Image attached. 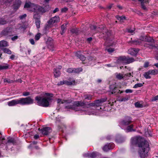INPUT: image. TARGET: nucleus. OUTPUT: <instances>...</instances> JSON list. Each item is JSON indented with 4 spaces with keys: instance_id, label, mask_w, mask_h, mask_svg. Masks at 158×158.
Here are the masks:
<instances>
[{
    "instance_id": "1",
    "label": "nucleus",
    "mask_w": 158,
    "mask_h": 158,
    "mask_svg": "<svg viewBox=\"0 0 158 158\" xmlns=\"http://www.w3.org/2000/svg\"><path fill=\"white\" fill-rule=\"evenodd\" d=\"M140 140V137H135L132 139L131 141V146H132L138 143L139 154L141 158H144L148 155L149 149V145L148 143L145 140L139 143V141Z\"/></svg>"
},
{
    "instance_id": "2",
    "label": "nucleus",
    "mask_w": 158,
    "mask_h": 158,
    "mask_svg": "<svg viewBox=\"0 0 158 158\" xmlns=\"http://www.w3.org/2000/svg\"><path fill=\"white\" fill-rule=\"evenodd\" d=\"M24 8H27L29 11L34 12L35 13L34 15V18L36 20H39L40 15L46 11V10L42 7L35 5L30 2H26L24 5Z\"/></svg>"
},
{
    "instance_id": "3",
    "label": "nucleus",
    "mask_w": 158,
    "mask_h": 158,
    "mask_svg": "<svg viewBox=\"0 0 158 158\" xmlns=\"http://www.w3.org/2000/svg\"><path fill=\"white\" fill-rule=\"evenodd\" d=\"M52 97V94L49 93H45L42 97H36L35 100L40 106L44 107H47L49 105L51 98Z\"/></svg>"
},
{
    "instance_id": "4",
    "label": "nucleus",
    "mask_w": 158,
    "mask_h": 158,
    "mask_svg": "<svg viewBox=\"0 0 158 158\" xmlns=\"http://www.w3.org/2000/svg\"><path fill=\"white\" fill-rule=\"evenodd\" d=\"M33 103V100L30 97L26 98H21L18 99L11 100L7 102L9 106H13L18 104L21 105H28Z\"/></svg>"
},
{
    "instance_id": "5",
    "label": "nucleus",
    "mask_w": 158,
    "mask_h": 158,
    "mask_svg": "<svg viewBox=\"0 0 158 158\" xmlns=\"http://www.w3.org/2000/svg\"><path fill=\"white\" fill-rule=\"evenodd\" d=\"M134 61L133 58H127L125 56H120L117 60V63L119 64H125L132 62Z\"/></svg>"
},
{
    "instance_id": "6",
    "label": "nucleus",
    "mask_w": 158,
    "mask_h": 158,
    "mask_svg": "<svg viewBox=\"0 0 158 158\" xmlns=\"http://www.w3.org/2000/svg\"><path fill=\"white\" fill-rule=\"evenodd\" d=\"M131 122V121L129 119H126L122 120L120 123L121 127L124 129L127 125Z\"/></svg>"
},
{
    "instance_id": "7",
    "label": "nucleus",
    "mask_w": 158,
    "mask_h": 158,
    "mask_svg": "<svg viewBox=\"0 0 158 158\" xmlns=\"http://www.w3.org/2000/svg\"><path fill=\"white\" fill-rule=\"evenodd\" d=\"M13 29L11 28H7L2 31V34L4 35L10 36L13 33Z\"/></svg>"
},
{
    "instance_id": "8",
    "label": "nucleus",
    "mask_w": 158,
    "mask_h": 158,
    "mask_svg": "<svg viewBox=\"0 0 158 158\" xmlns=\"http://www.w3.org/2000/svg\"><path fill=\"white\" fill-rule=\"evenodd\" d=\"M106 100L105 99H102L100 100H97L95 101L94 103L91 104V106H100L102 103L105 102Z\"/></svg>"
},
{
    "instance_id": "9",
    "label": "nucleus",
    "mask_w": 158,
    "mask_h": 158,
    "mask_svg": "<svg viewBox=\"0 0 158 158\" xmlns=\"http://www.w3.org/2000/svg\"><path fill=\"white\" fill-rule=\"evenodd\" d=\"M75 84V81L74 80H73L71 81L69 80L68 81H60V83L58 84V85H62L63 84H65L67 85H74Z\"/></svg>"
},
{
    "instance_id": "10",
    "label": "nucleus",
    "mask_w": 158,
    "mask_h": 158,
    "mask_svg": "<svg viewBox=\"0 0 158 158\" xmlns=\"http://www.w3.org/2000/svg\"><path fill=\"white\" fill-rule=\"evenodd\" d=\"M38 130L40 131H41L42 133L44 135H47L51 131V129L48 127L44 128L41 130L40 128H39Z\"/></svg>"
},
{
    "instance_id": "11",
    "label": "nucleus",
    "mask_w": 158,
    "mask_h": 158,
    "mask_svg": "<svg viewBox=\"0 0 158 158\" xmlns=\"http://www.w3.org/2000/svg\"><path fill=\"white\" fill-rule=\"evenodd\" d=\"M60 18L58 16H55L51 18L48 21V23L50 24H52L55 23H56L59 21Z\"/></svg>"
},
{
    "instance_id": "12",
    "label": "nucleus",
    "mask_w": 158,
    "mask_h": 158,
    "mask_svg": "<svg viewBox=\"0 0 158 158\" xmlns=\"http://www.w3.org/2000/svg\"><path fill=\"white\" fill-rule=\"evenodd\" d=\"M84 105V103L81 102H79L77 101L75 102L74 103V106L73 107H72L71 108H73L74 110H75L76 111H78L79 110H77L75 109V107H77V108H79L80 106H83Z\"/></svg>"
},
{
    "instance_id": "13",
    "label": "nucleus",
    "mask_w": 158,
    "mask_h": 158,
    "mask_svg": "<svg viewBox=\"0 0 158 158\" xmlns=\"http://www.w3.org/2000/svg\"><path fill=\"white\" fill-rule=\"evenodd\" d=\"M82 71L81 68H69L67 70V72L69 73H78Z\"/></svg>"
},
{
    "instance_id": "14",
    "label": "nucleus",
    "mask_w": 158,
    "mask_h": 158,
    "mask_svg": "<svg viewBox=\"0 0 158 158\" xmlns=\"http://www.w3.org/2000/svg\"><path fill=\"white\" fill-rule=\"evenodd\" d=\"M114 146L113 143H109L106 144L103 148V150L105 152L108 151L109 150L112 149Z\"/></svg>"
},
{
    "instance_id": "15",
    "label": "nucleus",
    "mask_w": 158,
    "mask_h": 158,
    "mask_svg": "<svg viewBox=\"0 0 158 158\" xmlns=\"http://www.w3.org/2000/svg\"><path fill=\"white\" fill-rule=\"evenodd\" d=\"M61 66H59L58 68L54 70V75L56 77H58L60 76V72L59 71V69H61Z\"/></svg>"
},
{
    "instance_id": "16",
    "label": "nucleus",
    "mask_w": 158,
    "mask_h": 158,
    "mask_svg": "<svg viewBox=\"0 0 158 158\" xmlns=\"http://www.w3.org/2000/svg\"><path fill=\"white\" fill-rule=\"evenodd\" d=\"M138 52L137 49L134 48H130L128 50V53L132 56L135 55Z\"/></svg>"
},
{
    "instance_id": "17",
    "label": "nucleus",
    "mask_w": 158,
    "mask_h": 158,
    "mask_svg": "<svg viewBox=\"0 0 158 158\" xmlns=\"http://www.w3.org/2000/svg\"><path fill=\"white\" fill-rule=\"evenodd\" d=\"M21 3V1L19 0H16L14 5V9H18L20 6Z\"/></svg>"
},
{
    "instance_id": "18",
    "label": "nucleus",
    "mask_w": 158,
    "mask_h": 158,
    "mask_svg": "<svg viewBox=\"0 0 158 158\" xmlns=\"http://www.w3.org/2000/svg\"><path fill=\"white\" fill-rule=\"evenodd\" d=\"M8 46L7 42L4 40H2L0 41V48L7 47Z\"/></svg>"
},
{
    "instance_id": "19",
    "label": "nucleus",
    "mask_w": 158,
    "mask_h": 158,
    "mask_svg": "<svg viewBox=\"0 0 158 158\" xmlns=\"http://www.w3.org/2000/svg\"><path fill=\"white\" fill-rule=\"evenodd\" d=\"M10 66L7 64H0V70L3 69H6L9 68Z\"/></svg>"
},
{
    "instance_id": "20",
    "label": "nucleus",
    "mask_w": 158,
    "mask_h": 158,
    "mask_svg": "<svg viewBox=\"0 0 158 158\" xmlns=\"http://www.w3.org/2000/svg\"><path fill=\"white\" fill-rule=\"evenodd\" d=\"M133 126V125H131L130 126H127L126 129V131L130 132L133 131H135V130L132 128Z\"/></svg>"
},
{
    "instance_id": "21",
    "label": "nucleus",
    "mask_w": 158,
    "mask_h": 158,
    "mask_svg": "<svg viewBox=\"0 0 158 158\" xmlns=\"http://www.w3.org/2000/svg\"><path fill=\"white\" fill-rule=\"evenodd\" d=\"M117 19L119 20L121 22H123L124 20L126 19V17L124 16H117L116 17Z\"/></svg>"
},
{
    "instance_id": "22",
    "label": "nucleus",
    "mask_w": 158,
    "mask_h": 158,
    "mask_svg": "<svg viewBox=\"0 0 158 158\" xmlns=\"http://www.w3.org/2000/svg\"><path fill=\"white\" fill-rule=\"evenodd\" d=\"M150 75H151V74L149 71H148V72L145 73L143 74V76L146 79H150L151 78Z\"/></svg>"
},
{
    "instance_id": "23",
    "label": "nucleus",
    "mask_w": 158,
    "mask_h": 158,
    "mask_svg": "<svg viewBox=\"0 0 158 158\" xmlns=\"http://www.w3.org/2000/svg\"><path fill=\"white\" fill-rule=\"evenodd\" d=\"M149 72L151 75H156L158 73V70L156 69L149 70Z\"/></svg>"
},
{
    "instance_id": "24",
    "label": "nucleus",
    "mask_w": 158,
    "mask_h": 158,
    "mask_svg": "<svg viewBox=\"0 0 158 158\" xmlns=\"http://www.w3.org/2000/svg\"><path fill=\"white\" fill-rule=\"evenodd\" d=\"M125 77V75L124 76L123 74L121 73L117 74L116 75V78L119 80L122 79Z\"/></svg>"
},
{
    "instance_id": "25",
    "label": "nucleus",
    "mask_w": 158,
    "mask_h": 158,
    "mask_svg": "<svg viewBox=\"0 0 158 158\" xmlns=\"http://www.w3.org/2000/svg\"><path fill=\"white\" fill-rule=\"evenodd\" d=\"M144 83H138L135 84L133 86V88H137L138 87H140L143 86Z\"/></svg>"
},
{
    "instance_id": "26",
    "label": "nucleus",
    "mask_w": 158,
    "mask_h": 158,
    "mask_svg": "<svg viewBox=\"0 0 158 158\" xmlns=\"http://www.w3.org/2000/svg\"><path fill=\"white\" fill-rule=\"evenodd\" d=\"M68 102L67 101L62 100L60 99H58L57 100V103L59 104H63L64 103H68Z\"/></svg>"
},
{
    "instance_id": "27",
    "label": "nucleus",
    "mask_w": 158,
    "mask_h": 158,
    "mask_svg": "<svg viewBox=\"0 0 158 158\" xmlns=\"http://www.w3.org/2000/svg\"><path fill=\"white\" fill-rule=\"evenodd\" d=\"M3 51L4 53H7L9 54H10L11 53V51L7 48H4L3 49Z\"/></svg>"
},
{
    "instance_id": "28",
    "label": "nucleus",
    "mask_w": 158,
    "mask_h": 158,
    "mask_svg": "<svg viewBox=\"0 0 158 158\" xmlns=\"http://www.w3.org/2000/svg\"><path fill=\"white\" fill-rule=\"evenodd\" d=\"M41 36V34L40 33H37L35 36V39L36 40H38Z\"/></svg>"
},
{
    "instance_id": "29",
    "label": "nucleus",
    "mask_w": 158,
    "mask_h": 158,
    "mask_svg": "<svg viewBox=\"0 0 158 158\" xmlns=\"http://www.w3.org/2000/svg\"><path fill=\"white\" fill-rule=\"evenodd\" d=\"M14 139L12 138H9L7 143H6L7 145L8 144V143H14Z\"/></svg>"
},
{
    "instance_id": "30",
    "label": "nucleus",
    "mask_w": 158,
    "mask_h": 158,
    "mask_svg": "<svg viewBox=\"0 0 158 158\" xmlns=\"http://www.w3.org/2000/svg\"><path fill=\"white\" fill-rule=\"evenodd\" d=\"M84 98L85 99L90 100L92 99V96L89 94L85 95L84 96Z\"/></svg>"
},
{
    "instance_id": "31",
    "label": "nucleus",
    "mask_w": 158,
    "mask_h": 158,
    "mask_svg": "<svg viewBox=\"0 0 158 158\" xmlns=\"http://www.w3.org/2000/svg\"><path fill=\"white\" fill-rule=\"evenodd\" d=\"M35 24L37 28H40V21L37 20L35 21Z\"/></svg>"
},
{
    "instance_id": "32",
    "label": "nucleus",
    "mask_w": 158,
    "mask_h": 158,
    "mask_svg": "<svg viewBox=\"0 0 158 158\" xmlns=\"http://www.w3.org/2000/svg\"><path fill=\"white\" fill-rule=\"evenodd\" d=\"M6 21L2 19H0V25H3L6 24Z\"/></svg>"
},
{
    "instance_id": "33",
    "label": "nucleus",
    "mask_w": 158,
    "mask_h": 158,
    "mask_svg": "<svg viewBox=\"0 0 158 158\" xmlns=\"http://www.w3.org/2000/svg\"><path fill=\"white\" fill-rule=\"evenodd\" d=\"M96 156V153L95 152H93L90 154V158H94Z\"/></svg>"
},
{
    "instance_id": "34",
    "label": "nucleus",
    "mask_w": 158,
    "mask_h": 158,
    "mask_svg": "<svg viewBox=\"0 0 158 158\" xmlns=\"http://www.w3.org/2000/svg\"><path fill=\"white\" fill-rule=\"evenodd\" d=\"M75 54L76 56L78 58H79L80 56H81L82 55L81 53V52L80 51H78L76 52Z\"/></svg>"
},
{
    "instance_id": "35",
    "label": "nucleus",
    "mask_w": 158,
    "mask_h": 158,
    "mask_svg": "<svg viewBox=\"0 0 158 158\" xmlns=\"http://www.w3.org/2000/svg\"><path fill=\"white\" fill-rule=\"evenodd\" d=\"M128 99V97H125L123 98H120L119 101L120 102H123V101H125L127 100Z\"/></svg>"
},
{
    "instance_id": "36",
    "label": "nucleus",
    "mask_w": 158,
    "mask_h": 158,
    "mask_svg": "<svg viewBox=\"0 0 158 158\" xmlns=\"http://www.w3.org/2000/svg\"><path fill=\"white\" fill-rule=\"evenodd\" d=\"M68 10V9L66 7H64L61 9V12L62 13L66 12Z\"/></svg>"
},
{
    "instance_id": "37",
    "label": "nucleus",
    "mask_w": 158,
    "mask_h": 158,
    "mask_svg": "<svg viewBox=\"0 0 158 158\" xmlns=\"http://www.w3.org/2000/svg\"><path fill=\"white\" fill-rule=\"evenodd\" d=\"M158 100V95H156V96L153 97L152 98L151 100L153 102V101H156Z\"/></svg>"
},
{
    "instance_id": "38",
    "label": "nucleus",
    "mask_w": 158,
    "mask_h": 158,
    "mask_svg": "<svg viewBox=\"0 0 158 158\" xmlns=\"http://www.w3.org/2000/svg\"><path fill=\"white\" fill-rule=\"evenodd\" d=\"M149 63L148 62L146 61L145 62L144 64V66L145 68L148 67L149 65Z\"/></svg>"
},
{
    "instance_id": "39",
    "label": "nucleus",
    "mask_w": 158,
    "mask_h": 158,
    "mask_svg": "<svg viewBox=\"0 0 158 158\" xmlns=\"http://www.w3.org/2000/svg\"><path fill=\"white\" fill-rule=\"evenodd\" d=\"M86 114H88L89 115H92V114L97 115V114L96 113H94L92 111H89V112H87L86 113Z\"/></svg>"
},
{
    "instance_id": "40",
    "label": "nucleus",
    "mask_w": 158,
    "mask_h": 158,
    "mask_svg": "<svg viewBox=\"0 0 158 158\" xmlns=\"http://www.w3.org/2000/svg\"><path fill=\"white\" fill-rule=\"evenodd\" d=\"M23 95L24 96H27L30 95V93L28 92H25L23 93Z\"/></svg>"
},
{
    "instance_id": "41",
    "label": "nucleus",
    "mask_w": 158,
    "mask_h": 158,
    "mask_svg": "<svg viewBox=\"0 0 158 158\" xmlns=\"http://www.w3.org/2000/svg\"><path fill=\"white\" fill-rule=\"evenodd\" d=\"M83 156L85 157H88L90 158V154L89 153L84 154H83Z\"/></svg>"
},
{
    "instance_id": "42",
    "label": "nucleus",
    "mask_w": 158,
    "mask_h": 158,
    "mask_svg": "<svg viewBox=\"0 0 158 158\" xmlns=\"http://www.w3.org/2000/svg\"><path fill=\"white\" fill-rule=\"evenodd\" d=\"M79 58H80L82 61H84L85 60V57H84L82 55L81 56H80V57Z\"/></svg>"
},
{
    "instance_id": "43",
    "label": "nucleus",
    "mask_w": 158,
    "mask_h": 158,
    "mask_svg": "<svg viewBox=\"0 0 158 158\" xmlns=\"http://www.w3.org/2000/svg\"><path fill=\"white\" fill-rule=\"evenodd\" d=\"M27 16L26 14H24V15L20 16L19 17V18L20 19H23L24 18H25Z\"/></svg>"
},
{
    "instance_id": "44",
    "label": "nucleus",
    "mask_w": 158,
    "mask_h": 158,
    "mask_svg": "<svg viewBox=\"0 0 158 158\" xmlns=\"http://www.w3.org/2000/svg\"><path fill=\"white\" fill-rule=\"evenodd\" d=\"M125 92L127 93H131L132 92V90L131 89H127L126 90Z\"/></svg>"
},
{
    "instance_id": "45",
    "label": "nucleus",
    "mask_w": 158,
    "mask_h": 158,
    "mask_svg": "<svg viewBox=\"0 0 158 158\" xmlns=\"http://www.w3.org/2000/svg\"><path fill=\"white\" fill-rule=\"evenodd\" d=\"M29 41L31 43V44L32 45H34L35 44V41L33 39H30L29 40Z\"/></svg>"
},
{
    "instance_id": "46",
    "label": "nucleus",
    "mask_w": 158,
    "mask_h": 158,
    "mask_svg": "<svg viewBox=\"0 0 158 158\" xmlns=\"http://www.w3.org/2000/svg\"><path fill=\"white\" fill-rule=\"evenodd\" d=\"M107 51L109 52H112L114 51V49L111 48H109L107 50Z\"/></svg>"
},
{
    "instance_id": "47",
    "label": "nucleus",
    "mask_w": 158,
    "mask_h": 158,
    "mask_svg": "<svg viewBox=\"0 0 158 158\" xmlns=\"http://www.w3.org/2000/svg\"><path fill=\"white\" fill-rule=\"evenodd\" d=\"M18 38V36L17 35L11 38L12 40L14 41L17 40Z\"/></svg>"
},
{
    "instance_id": "48",
    "label": "nucleus",
    "mask_w": 158,
    "mask_h": 158,
    "mask_svg": "<svg viewBox=\"0 0 158 158\" xmlns=\"http://www.w3.org/2000/svg\"><path fill=\"white\" fill-rule=\"evenodd\" d=\"M141 2V3H146L148 2V0H139Z\"/></svg>"
},
{
    "instance_id": "49",
    "label": "nucleus",
    "mask_w": 158,
    "mask_h": 158,
    "mask_svg": "<svg viewBox=\"0 0 158 158\" xmlns=\"http://www.w3.org/2000/svg\"><path fill=\"white\" fill-rule=\"evenodd\" d=\"M146 38H147L146 37H142L141 38V40L143 41H148V40L146 39Z\"/></svg>"
},
{
    "instance_id": "50",
    "label": "nucleus",
    "mask_w": 158,
    "mask_h": 158,
    "mask_svg": "<svg viewBox=\"0 0 158 158\" xmlns=\"http://www.w3.org/2000/svg\"><path fill=\"white\" fill-rule=\"evenodd\" d=\"M135 105L136 107H140L141 106V105L139 103L136 102L135 103Z\"/></svg>"
},
{
    "instance_id": "51",
    "label": "nucleus",
    "mask_w": 158,
    "mask_h": 158,
    "mask_svg": "<svg viewBox=\"0 0 158 158\" xmlns=\"http://www.w3.org/2000/svg\"><path fill=\"white\" fill-rule=\"evenodd\" d=\"M61 28L63 33L64 31L65 30V26H64V24L61 26Z\"/></svg>"
},
{
    "instance_id": "52",
    "label": "nucleus",
    "mask_w": 158,
    "mask_h": 158,
    "mask_svg": "<svg viewBox=\"0 0 158 158\" xmlns=\"http://www.w3.org/2000/svg\"><path fill=\"white\" fill-rule=\"evenodd\" d=\"M5 140L4 138H2V139H0V143H3V141Z\"/></svg>"
},
{
    "instance_id": "53",
    "label": "nucleus",
    "mask_w": 158,
    "mask_h": 158,
    "mask_svg": "<svg viewBox=\"0 0 158 158\" xmlns=\"http://www.w3.org/2000/svg\"><path fill=\"white\" fill-rule=\"evenodd\" d=\"M59 10V9L58 8H56L53 11V13H55L56 12L58 11Z\"/></svg>"
},
{
    "instance_id": "54",
    "label": "nucleus",
    "mask_w": 158,
    "mask_h": 158,
    "mask_svg": "<svg viewBox=\"0 0 158 158\" xmlns=\"http://www.w3.org/2000/svg\"><path fill=\"white\" fill-rule=\"evenodd\" d=\"M141 3V6H142V8L144 10H146V7L143 5V3Z\"/></svg>"
},
{
    "instance_id": "55",
    "label": "nucleus",
    "mask_w": 158,
    "mask_h": 158,
    "mask_svg": "<svg viewBox=\"0 0 158 158\" xmlns=\"http://www.w3.org/2000/svg\"><path fill=\"white\" fill-rule=\"evenodd\" d=\"M131 76V73H129L126 74L125 75V76H126L130 77V76Z\"/></svg>"
},
{
    "instance_id": "56",
    "label": "nucleus",
    "mask_w": 158,
    "mask_h": 158,
    "mask_svg": "<svg viewBox=\"0 0 158 158\" xmlns=\"http://www.w3.org/2000/svg\"><path fill=\"white\" fill-rule=\"evenodd\" d=\"M34 137L35 139H37L39 138V135H36L34 136Z\"/></svg>"
},
{
    "instance_id": "57",
    "label": "nucleus",
    "mask_w": 158,
    "mask_h": 158,
    "mask_svg": "<svg viewBox=\"0 0 158 158\" xmlns=\"http://www.w3.org/2000/svg\"><path fill=\"white\" fill-rule=\"evenodd\" d=\"M128 32L131 33H133V32H134V31L133 30H128Z\"/></svg>"
},
{
    "instance_id": "58",
    "label": "nucleus",
    "mask_w": 158,
    "mask_h": 158,
    "mask_svg": "<svg viewBox=\"0 0 158 158\" xmlns=\"http://www.w3.org/2000/svg\"><path fill=\"white\" fill-rule=\"evenodd\" d=\"M92 40V38L91 37H90V38H89L87 39L88 41H91Z\"/></svg>"
},
{
    "instance_id": "59",
    "label": "nucleus",
    "mask_w": 158,
    "mask_h": 158,
    "mask_svg": "<svg viewBox=\"0 0 158 158\" xmlns=\"http://www.w3.org/2000/svg\"><path fill=\"white\" fill-rule=\"evenodd\" d=\"M14 58V56L13 55H12L10 57V58L11 59H13Z\"/></svg>"
},
{
    "instance_id": "60",
    "label": "nucleus",
    "mask_w": 158,
    "mask_h": 158,
    "mask_svg": "<svg viewBox=\"0 0 158 158\" xmlns=\"http://www.w3.org/2000/svg\"><path fill=\"white\" fill-rule=\"evenodd\" d=\"M73 0H64V1L66 2H71Z\"/></svg>"
},
{
    "instance_id": "61",
    "label": "nucleus",
    "mask_w": 158,
    "mask_h": 158,
    "mask_svg": "<svg viewBox=\"0 0 158 158\" xmlns=\"http://www.w3.org/2000/svg\"><path fill=\"white\" fill-rule=\"evenodd\" d=\"M154 65L155 66H156V67H158V63H156V64H154Z\"/></svg>"
},
{
    "instance_id": "62",
    "label": "nucleus",
    "mask_w": 158,
    "mask_h": 158,
    "mask_svg": "<svg viewBox=\"0 0 158 158\" xmlns=\"http://www.w3.org/2000/svg\"><path fill=\"white\" fill-rule=\"evenodd\" d=\"M91 29L94 28V29H96V27H95V26H93L92 27H91Z\"/></svg>"
},
{
    "instance_id": "63",
    "label": "nucleus",
    "mask_w": 158,
    "mask_h": 158,
    "mask_svg": "<svg viewBox=\"0 0 158 158\" xmlns=\"http://www.w3.org/2000/svg\"><path fill=\"white\" fill-rule=\"evenodd\" d=\"M97 81L99 82V83H100V82H101V80H100V79H98V80H97Z\"/></svg>"
},
{
    "instance_id": "64",
    "label": "nucleus",
    "mask_w": 158,
    "mask_h": 158,
    "mask_svg": "<svg viewBox=\"0 0 158 158\" xmlns=\"http://www.w3.org/2000/svg\"><path fill=\"white\" fill-rule=\"evenodd\" d=\"M18 81L20 82V83L22 82V80L21 79H18Z\"/></svg>"
}]
</instances>
